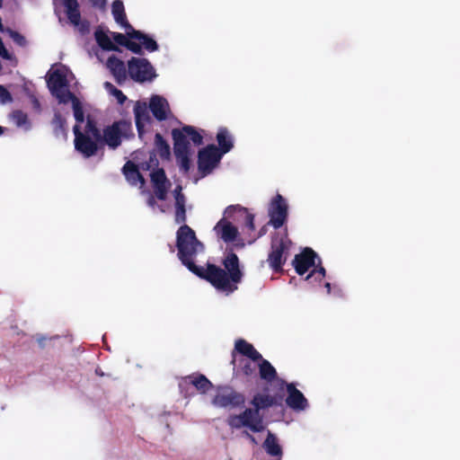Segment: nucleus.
Segmentation results:
<instances>
[{
  "label": "nucleus",
  "instance_id": "f257e3e1",
  "mask_svg": "<svg viewBox=\"0 0 460 460\" xmlns=\"http://www.w3.org/2000/svg\"><path fill=\"white\" fill-rule=\"evenodd\" d=\"M176 248L177 257L181 264L196 276L208 280L218 292L229 296L237 290L243 273L235 253L229 252L225 256L222 261L224 269L211 263H207L206 268L198 266L197 258L205 252V245L188 225H182L178 228Z\"/></svg>",
  "mask_w": 460,
  "mask_h": 460
},
{
  "label": "nucleus",
  "instance_id": "f03ea898",
  "mask_svg": "<svg viewBox=\"0 0 460 460\" xmlns=\"http://www.w3.org/2000/svg\"><path fill=\"white\" fill-rule=\"evenodd\" d=\"M173 139V153L180 170L187 173L190 168V155L193 151L188 138L191 140L194 146L203 145V136L193 126L185 125L181 128H173L172 130Z\"/></svg>",
  "mask_w": 460,
  "mask_h": 460
},
{
  "label": "nucleus",
  "instance_id": "7ed1b4c3",
  "mask_svg": "<svg viewBox=\"0 0 460 460\" xmlns=\"http://www.w3.org/2000/svg\"><path fill=\"white\" fill-rule=\"evenodd\" d=\"M316 259L318 260V267L306 276V280L312 281V279H314L317 282H321L326 275V270L321 266V259L311 248H305L301 253L296 254L292 264L296 273L302 276L309 268L316 265Z\"/></svg>",
  "mask_w": 460,
  "mask_h": 460
},
{
  "label": "nucleus",
  "instance_id": "20e7f679",
  "mask_svg": "<svg viewBox=\"0 0 460 460\" xmlns=\"http://www.w3.org/2000/svg\"><path fill=\"white\" fill-rule=\"evenodd\" d=\"M226 423L231 429L247 428L252 432H261L265 429L260 412H258V410H252V408H246L240 414L229 415Z\"/></svg>",
  "mask_w": 460,
  "mask_h": 460
},
{
  "label": "nucleus",
  "instance_id": "39448f33",
  "mask_svg": "<svg viewBox=\"0 0 460 460\" xmlns=\"http://www.w3.org/2000/svg\"><path fill=\"white\" fill-rule=\"evenodd\" d=\"M128 73L136 83H151L157 76L155 68L151 62L145 58L133 57L128 60Z\"/></svg>",
  "mask_w": 460,
  "mask_h": 460
},
{
  "label": "nucleus",
  "instance_id": "423d86ee",
  "mask_svg": "<svg viewBox=\"0 0 460 460\" xmlns=\"http://www.w3.org/2000/svg\"><path fill=\"white\" fill-rule=\"evenodd\" d=\"M47 84L50 93L59 103L66 104L73 97V93L68 89V81L64 69H56L49 74Z\"/></svg>",
  "mask_w": 460,
  "mask_h": 460
},
{
  "label": "nucleus",
  "instance_id": "0eeeda50",
  "mask_svg": "<svg viewBox=\"0 0 460 460\" xmlns=\"http://www.w3.org/2000/svg\"><path fill=\"white\" fill-rule=\"evenodd\" d=\"M222 154L218 153V148L214 144L208 145L201 148L198 154V171L201 177H206L217 167Z\"/></svg>",
  "mask_w": 460,
  "mask_h": 460
},
{
  "label": "nucleus",
  "instance_id": "6e6552de",
  "mask_svg": "<svg viewBox=\"0 0 460 460\" xmlns=\"http://www.w3.org/2000/svg\"><path fill=\"white\" fill-rule=\"evenodd\" d=\"M245 399L243 394L236 392L230 386H218L212 405L217 408L234 409L244 404Z\"/></svg>",
  "mask_w": 460,
  "mask_h": 460
},
{
  "label": "nucleus",
  "instance_id": "1a4fd4ad",
  "mask_svg": "<svg viewBox=\"0 0 460 460\" xmlns=\"http://www.w3.org/2000/svg\"><path fill=\"white\" fill-rule=\"evenodd\" d=\"M270 225L275 229H279L288 220V204L280 194H277L270 202L268 208Z\"/></svg>",
  "mask_w": 460,
  "mask_h": 460
},
{
  "label": "nucleus",
  "instance_id": "9d476101",
  "mask_svg": "<svg viewBox=\"0 0 460 460\" xmlns=\"http://www.w3.org/2000/svg\"><path fill=\"white\" fill-rule=\"evenodd\" d=\"M75 135V148L85 158L92 157L96 155L98 151V143L93 138L88 137V135L83 134L80 126L75 125L73 128Z\"/></svg>",
  "mask_w": 460,
  "mask_h": 460
},
{
  "label": "nucleus",
  "instance_id": "9b49d317",
  "mask_svg": "<svg viewBox=\"0 0 460 460\" xmlns=\"http://www.w3.org/2000/svg\"><path fill=\"white\" fill-rule=\"evenodd\" d=\"M289 243L290 241L288 240L287 236L272 240L271 251L268 257V262L274 271L278 272L282 270V266L286 261L283 258V254L288 250Z\"/></svg>",
  "mask_w": 460,
  "mask_h": 460
},
{
  "label": "nucleus",
  "instance_id": "f8f14e48",
  "mask_svg": "<svg viewBox=\"0 0 460 460\" xmlns=\"http://www.w3.org/2000/svg\"><path fill=\"white\" fill-rule=\"evenodd\" d=\"M130 126L125 121H115L112 125L103 129L102 141L110 148L115 149L121 144V137L126 135Z\"/></svg>",
  "mask_w": 460,
  "mask_h": 460
},
{
  "label": "nucleus",
  "instance_id": "ddd939ff",
  "mask_svg": "<svg viewBox=\"0 0 460 460\" xmlns=\"http://www.w3.org/2000/svg\"><path fill=\"white\" fill-rule=\"evenodd\" d=\"M69 22L77 29L81 35L90 32V22L81 19L77 0H62Z\"/></svg>",
  "mask_w": 460,
  "mask_h": 460
},
{
  "label": "nucleus",
  "instance_id": "4468645a",
  "mask_svg": "<svg viewBox=\"0 0 460 460\" xmlns=\"http://www.w3.org/2000/svg\"><path fill=\"white\" fill-rule=\"evenodd\" d=\"M282 385H286L288 396L286 398L287 405L295 411H303L309 407L307 399L303 393L296 389L294 383H286L279 380Z\"/></svg>",
  "mask_w": 460,
  "mask_h": 460
},
{
  "label": "nucleus",
  "instance_id": "2eb2a0df",
  "mask_svg": "<svg viewBox=\"0 0 460 460\" xmlns=\"http://www.w3.org/2000/svg\"><path fill=\"white\" fill-rule=\"evenodd\" d=\"M231 218L234 219L224 216L213 228L217 237L226 243H234L239 234L237 227L229 221Z\"/></svg>",
  "mask_w": 460,
  "mask_h": 460
},
{
  "label": "nucleus",
  "instance_id": "dca6fc26",
  "mask_svg": "<svg viewBox=\"0 0 460 460\" xmlns=\"http://www.w3.org/2000/svg\"><path fill=\"white\" fill-rule=\"evenodd\" d=\"M188 385L194 386L200 394H205L213 387L212 383L202 374H192L181 378L179 383L181 391Z\"/></svg>",
  "mask_w": 460,
  "mask_h": 460
},
{
  "label": "nucleus",
  "instance_id": "f3484780",
  "mask_svg": "<svg viewBox=\"0 0 460 460\" xmlns=\"http://www.w3.org/2000/svg\"><path fill=\"white\" fill-rule=\"evenodd\" d=\"M148 108L153 116L159 121L165 120L170 112L167 100L161 95H153L150 98Z\"/></svg>",
  "mask_w": 460,
  "mask_h": 460
},
{
  "label": "nucleus",
  "instance_id": "a211bd4d",
  "mask_svg": "<svg viewBox=\"0 0 460 460\" xmlns=\"http://www.w3.org/2000/svg\"><path fill=\"white\" fill-rule=\"evenodd\" d=\"M155 197L159 200H164L167 196V178L164 169H157L150 174Z\"/></svg>",
  "mask_w": 460,
  "mask_h": 460
},
{
  "label": "nucleus",
  "instance_id": "6ab92c4d",
  "mask_svg": "<svg viewBox=\"0 0 460 460\" xmlns=\"http://www.w3.org/2000/svg\"><path fill=\"white\" fill-rule=\"evenodd\" d=\"M127 37L137 40L141 44L142 49L148 52H155L159 49L158 43L152 36L141 31H137L133 27L127 31Z\"/></svg>",
  "mask_w": 460,
  "mask_h": 460
},
{
  "label": "nucleus",
  "instance_id": "aec40b11",
  "mask_svg": "<svg viewBox=\"0 0 460 460\" xmlns=\"http://www.w3.org/2000/svg\"><path fill=\"white\" fill-rule=\"evenodd\" d=\"M134 115L136 127L138 135L141 137L144 133L146 124L149 123L151 120L146 104L145 102H137L134 106Z\"/></svg>",
  "mask_w": 460,
  "mask_h": 460
},
{
  "label": "nucleus",
  "instance_id": "412c9836",
  "mask_svg": "<svg viewBox=\"0 0 460 460\" xmlns=\"http://www.w3.org/2000/svg\"><path fill=\"white\" fill-rule=\"evenodd\" d=\"M235 214L244 218V225L249 230H254V216L249 213L247 208L240 205H230L224 211L225 217H234Z\"/></svg>",
  "mask_w": 460,
  "mask_h": 460
},
{
  "label": "nucleus",
  "instance_id": "4be33fe9",
  "mask_svg": "<svg viewBox=\"0 0 460 460\" xmlns=\"http://www.w3.org/2000/svg\"><path fill=\"white\" fill-rule=\"evenodd\" d=\"M262 447L269 456L275 457L276 460H281L283 456L282 447L279 443L277 436L270 430H268Z\"/></svg>",
  "mask_w": 460,
  "mask_h": 460
},
{
  "label": "nucleus",
  "instance_id": "5701e85b",
  "mask_svg": "<svg viewBox=\"0 0 460 460\" xmlns=\"http://www.w3.org/2000/svg\"><path fill=\"white\" fill-rule=\"evenodd\" d=\"M106 66L115 77L117 82L120 83L126 79L127 69L125 64L114 55L111 56L107 59Z\"/></svg>",
  "mask_w": 460,
  "mask_h": 460
},
{
  "label": "nucleus",
  "instance_id": "b1692460",
  "mask_svg": "<svg viewBox=\"0 0 460 460\" xmlns=\"http://www.w3.org/2000/svg\"><path fill=\"white\" fill-rule=\"evenodd\" d=\"M217 141L218 144V153L222 156L230 152L234 147V137L226 128H219L217 134Z\"/></svg>",
  "mask_w": 460,
  "mask_h": 460
},
{
  "label": "nucleus",
  "instance_id": "393cba45",
  "mask_svg": "<svg viewBox=\"0 0 460 460\" xmlns=\"http://www.w3.org/2000/svg\"><path fill=\"white\" fill-rule=\"evenodd\" d=\"M111 13L115 22L119 24L126 31H129L132 26L126 18L125 8L121 0H114L111 4Z\"/></svg>",
  "mask_w": 460,
  "mask_h": 460
},
{
  "label": "nucleus",
  "instance_id": "a878e982",
  "mask_svg": "<svg viewBox=\"0 0 460 460\" xmlns=\"http://www.w3.org/2000/svg\"><path fill=\"white\" fill-rule=\"evenodd\" d=\"M110 31H105L102 27L99 26L94 31V39L97 44L103 50H118V48L114 45Z\"/></svg>",
  "mask_w": 460,
  "mask_h": 460
},
{
  "label": "nucleus",
  "instance_id": "bb28decb",
  "mask_svg": "<svg viewBox=\"0 0 460 460\" xmlns=\"http://www.w3.org/2000/svg\"><path fill=\"white\" fill-rule=\"evenodd\" d=\"M234 350L252 361H258L261 358V355L254 349V347L243 339H239L235 341Z\"/></svg>",
  "mask_w": 460,
  "mask_h": 460
},
{
  "label": "nucleus",
  "instance_id": "cd10ccee",
  "mask_svg": "<svg viewBox=\"0 0 460 460\" xmlns=\"http://www.w3.org/2000/svg\"><path fill=\"white\" fill-rule=\"evenodd\" d=\"M122 172L125 175L127 181L131 185H137V182H140L141 184H144V182H145L144 177L139 172L138 168L131 161H128L124 164V166L122 168Z\"/></svg>",
  "mask_w": 460,
  "mask_h": 460
},
{
  "label": "nucleus",
  "instance_id": "c85d7f7f",
  "mask_svg": "<svg viewBox=\"0 0 460 460\" xmlns=\"http://www.w3.org/2000/svg\"><path fill=\"white\" fill-rule=\"evenodd\" d=\"M258 361V368L261 378L269 383L275 380L277 378V371L275 367L262 357Z\"/></svg>",
  "mask_w": 460,
  "mask_h": 460
},
{
  "label": "nucleus",
  "instance_id": "c756f323",
  "mask_svg": "<svg viewBox=\"0 0 460 460\" xmlns=\"http://www.w3.org/2000/svg\"><path fill=\"white\" fill-rule=\"evenodd\" d=\"M186 203L187 199H183L181 197L174 201V221L178 225H186Z\"/></svg>",
  "mask_w": 460,
  "mask_h": 460
},
{
  "label": "nucleus",
  "instance_id": "7c9ffc66",
  "mask_svg": "<svg viewBox=\"0 0 460 460\" xmlns=\"http://www.w3.org/2000/svg\"><path fill=\"white\" fill-rule=\"evenodd\" d=\"M11 119L18 128H22L24 131L31 130V123L29 120L27 114L22 111H14L11 114Z\"/></svg>",
  "mask_w": 460,
  "mask_h": 460
},
{
  "label": "nucleus",
  "instance_id": "2f4dec72",
  "mask_svg": "<svg viewBox=\"0 0 460 460\" xmlns=\"http://www.w3.org/2000/svg\"><path fill=\"white\" fill-rule=\"evenodd\" d=\"M155 144L161 158L168 159L171 155L170 146L160 133L155 134Z\"/></svg>",
  "mask_w": 460,
  "mask_h": 460
},
{
  "label": "nucleus",
  "instance_id": "473e14b6",
  "mask_svg": "<svg viewBox=\"0 0 460 460\" xmlns=\"http://www.w3.org/2000/svg\"><path fill=\"white\" fill-rule=\"evenodd\" d=\"M69 102L72 103L74 117L76 121L75 125L80 126V124L84 121V113L82 103L75 94H73V97L69 99Z\"/></svg>",
  "mask_w": 460,
  "mask_h": 460
},
{
  "label": "nucleus",
  "instance_id": "72a5a7b5",
  "mask_svg": "<svg viewBox=\"0 0 460 460\" xmlns=\"http://www.w3.org/2000/svg\"><path fill=\"white\" fill-rule=\"evenodd\" d=\"M52 125L54 126V134L56 137L63 136L66 137V119L62 118L59 112H56L54 114V118L52 119Z\"/></svg>",
  "mask_w": 460,
  "mask_h": 460
},
{
  "label": "nucleus",
  "instance_id": "f704fd0d",
  "mask_svg": "<svg viewBox=\"0 0 460 460\" xmlns=\"http://www.w3.org/2000/svg\"><path fill=\"white\" fill-rule=\"evenodd\" d=\"M83 134L88 135V137L93 138L96 141H102L101 131L96 127L95 122L90 118L87 119Z\"/></svg>",
  "mask_w": 460,
  "mask_h": 460
},
{
  "label": "nucleus",
  "instance_id": "c9c22d12",
  "mask_svg": "<svg viewBox=\"0 0 460 460\" xmlns=\"http://www.w3.org/2000/svg\"><path fill=\"white\" fill-rule=\"evenodd\" d=\"M258 363L259 361H252L250 358H243L240 360L239 367L245 376H249L256 372Z\"/></svg>",
  "mask_w": 460,
  "mask_h": 460
},
{
  "label": "nucleus",
  "instance_id": "e433bc0d",
  "mask_svg": "<svg viewBox=\"0 0 460 460\" xmlns=\"http://www.w3.org/2000/svg\"><path fill=\"white\" fill-rule=\"evenodd\" d=\"M104 88L111 95L116 98L119 104L122 105L126 102L127 96L111 83L105 82Z\"/></svg>",
  "mask_w": 460,
  "mask_h": 460
},
{
  "label": "nucleus",
  "instance_id": "4c0bfd02",
  "mask_svg": "<svg viewBox=\"0 0 460 460\" xmlns=\"http://www.w3.org/2000/svg\"><path fill=\"white\" fill-rule=\"evenodd\" d=\"M254 408L252 410H258V412L261 409L268 408L271 405V399L267 395L257 394L253 397L252 401Z\"/></svg>",
  "mask_w": 460,
  "mask_h": 460
},
{
  "label": "nucleus",
  "instance_id": "58836bf2",
  "mask_svg": "<svg viewBox=\"0 0 460 460\" xmlns=\"http://www.w3.org/2000/svg\"><path fill=\"white\" fill-rule=\"evenodd\" d=\"M133 40L134 39L128 38V41L126 45V48L135 54L141 55L143 52L141 44L139 42L137 43V42L134 41Z\"/></svg>",
  "mask_w": 460,
  "mask_h": 460
},
{
  "label": "nucleus",
  "instance_id": "ea45409f",
  "mask_svg": "<svg viewBox=\"0 0 460 460\" xmlns=\"http://www.w3.org/2000/svg\"><path fill=\"white\" fill-rule=\"evenodd\" d=\"M111 39L113 41L120 46L126 47L128 37L127 38L124 34L119 32H111Z\"/></svg>",
  "mask_w": 460,
  "mask_h": 460
},
{
  "label": "nucleus",
  "instance_id": "a19ab883",
  "mask_svg": "<svg viewBox=\"0 0 460 460\" xmlns=\"http://www.w3.org/2000/svg\"><path fill=\"white\" fill-rule=\"evenodd\" d=\"M13 101L11 93L0 84V103L6 104Z\"/></svg>",
  "mask_w": 460,
  "mask_h": 460
},
{
  "label": "nucleus",
  "instance_id": "79ce46f5",
  "mask_svg": "<svg viewBox=\"0 0 460 460\" xmlns=\"http://www.w3.org/2000/svg\"><path fill=\"white\" fill-rule=\"evenodd\" d=\"M9 34H10V37L12 38V40L16 44H18L19 46L25 45L26 40L21 33H19L18 31H10Z\"/></svg>",
  "mask_w": 460,
  "mask_h": 460
},
{
  "label": "nucleus",
  "instance_id": "37998d69",
  "mask_svg": "<svg viewBox=\"0 0 460 460\" xmlns=\"http://www.w3.org/2000/svg\"><path fill=\"white\" fill-rule=\"evenodd\" d=\"M147 205L154 210L157 208L160 212L164 213L165 211L164 207L163 205H158L155 201V197L152 195H149L147 199Z\"/></svg>",
  "mask_w": 460,
  "mask_h": 460
},
{
  "label": "nucleus",
  "instance_id": "c03bdc74",
  "mask_svg": "<svg viewBox=\"0 0 460 460\" xmlns=\"http://www.w3.org/2000/svg\"><path fill=\"white\" fill-rule=\"evenodd\" d=\"M182 188L181 185H177L172 191L174 201L177 200L178 198L181 197L183 199H187L185 195L181 192Z\"/></svg>",
  "mask_w": 460,
  "mask_h": 460
},
{
  "label": "nucleus",
  "instance_id": "a18cd8bd",
  "mask_svg": "<svg viewBox=\"0 0 460 460\" xmlns=\"http://www.w3.org/2000/svg\"><path fill=\"white\" fill-rule=\"evenodd\" d=\"M90 2L93 7L104 9L106 6L107 0H90Z\"/></svg>",
  "mask_w": 460,
  "mask_h": 460
},
{
  "label": "nucleus",
  "instance_id": "49530a36",
  "mask_svg": "<svg viewBox=\"0 0 460 460\" xmlns=\"http://www.w3.org/2000/svg\"><path fill=\"white\" fill-rule=\"evenodd\" d=\"M31 101L33 105V108L36 111H40V103L39 100L34 95L31 96Z\"/></svg>",
  "mask_w": 460,
  "mask_h": 460
},
{
  "label": "nucleus",
  "instance_id": "de8ad7c7",
  "mask_svg": "<svg viewBox=\"0 0 460 460\" xmlns=\"http://www.w3.org/2000/svg\"><path fill=\"white\" fill-rule=\"evenodd\" d=\"M243 435L244 437H246L252 444H254V445L258 444V441L256 440V438L252 435H251L248 431H246V430L243 431Z\"/></svg>",
  "mask_w": 460,
  "mask_h": 460
},
{
  "label": "nucleus",
  "instance_id": "09e8293b",
  "mask_svg": "<svg viewBox=\"0 0 460 460\" xmlns=\"http://www.w3.org/2000/svg\"><path fill=\"white\" fill-rule=\"evenodd\" d=\"M46 338L43 337V336H38L37 337V341L39 342L40 346V347H43L44 346V341H45Z\"/></svg>",
  "mask_w": 460,
  "mask_h": 460
},
{
  "label": "nucleus",
  "instance_id": "8fccbe9b",
  "mask_svg": "<svg viewBox=\"0 0 460 460\" xmlns=\"http://www.w3.org/2000/svg\"><path fill=\"white\" fill-rule=\"evenodd\" d=\"M324 287H325V288H326V289H327V293H328V294H331V292H332V285H331V283H330V282H326V283H325V285H324Z\"/></svg>",
  "mask_w": 460,
  "mask_h": 460
},
{
  "label": "nucleus",
  "instance_id": "3c124183",
  "mask_svg": "<svg viewBox=\"0 0 460 460\" xmlns=\"http://www.w3.org/2000/svg\"><path fill=\"white\" fill-rule=\"evenodd\" d=\"M4 132V128L0 126V136H2Z\"/></svg>",
  "mask_w": 460,
  "mask_h": 460
},
{
  "label": "nucleus",
  "instance_id": "603ef678",
  "mask_svg": "<svg viewBox=\"0 0 460 460\" xmlns=\"http://www.w3.org/2000/svg\"><path fill=\"white\" fill-rule=\"evenodd\" d=\"M96 374H97V375H100V376H102V375H103V374H102L101 371H99L98 369H96Z\"/></svg>",
  "mask_w": 460,
  "mask_h": 460
},
{
  "label": "nucleus",
  "instance_id": "864d4df0",
  "mask_svg": "<svg viewBox=\"0 0 460 460\" xmlns=\"http://www.w3.org/2000/svg\"><path fill=\"white\" fill-rule=\"evenodd\" d=\"M0 7H2V0H0Z\"/></svg>",
  "mask_w": 460,
  "mask_h": 460
}]
</instances>
